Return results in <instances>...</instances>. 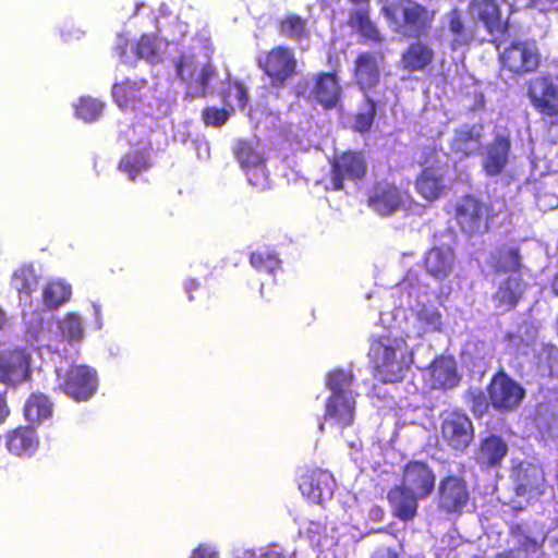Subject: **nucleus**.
Masks as SVG:
<instances>
[{"mask_svg":"<svg viewBox=\"0 0 558 558\" xmlns=\"http://www.w3.org/2000/svg\"><path fill=\"white\" fill-rule=\"evenodd\" d=\"M372 375L383 384L401 383L414 362L403 337L384 335L372 340L368 351Z\"/></svg>","mask_w":558,"mask_h":558,"instance_id":"1","label":"nucleus"},{"mask_svg":"<svg viewBox=\"0 0 558 558\" xmlns=\"http://www.w3.org/2000/svg\"><path fill=\"white\" fill-rule=\"evenodd\" d=\"M391 31L405 38L429 35L436 20V11L417 0H391L380 9Z\"/></svg>","mask_w":558,"mask_h":558,"instance_id":"2","label":"nucleus"},{"mask_svg":"<svg viewBox=\"0 0 558 558\" xmlns=\"http://www.w3.org/2000/svg\"><path fill=\"white\" fill-rule=\"evenodd\" d=\"M498 50L500 70L512 76L533 74L542 64L541 50L532 39H513Z\"/></svg>","mask_w":558,"mask_h":558,"instance_id":"3","label":"nucleus"},{"mask_svg":"<svg viewBox=\"0 0 558 558\" xmlns=\"http://www.w3.org/2000/svg\"><path fill=\"white\" fill-rule=\"evenodd\" d=\"M496 217L497 211L490 203L472 194L461 196L453 207V218L460 230L468 235L486 233Z\"/></svg>","mask_w":558,"mask_h":558,"instance_id":"4","label":"nucleus"},{"mask_svg":"<svg viewBox=\"0 0 558 558\" xmlns=\"http://www.w3.org/2000/svg\"><path fill=\"white\" fill-rule=\"evenodd\" d=\"M475 439L472 420L461 410H454L441 417L438 444L452 452L463 453Z\"/></svg>","mask_w":558,"mask_h":558,"instance_id":"5","label":"nucleus"},{"mask_svg":"<svg viewBox=\"0 0 558 558\" xmlns=\"http://www.w3.org/2000/svg\"><path fill=\"white\" fill-rule=\"evenodd\" d=\"M526 96L533 109L550 124L558 123V77L546 73L532 77L525 84Z\"/></svg>","mask_w":558,"mask_h":558,"instance_id":"6","label":"nucleus"},{"mask_svg":"<svg viewBox=\"0 0 558 558\" xmlns=\"http://www.w3.org/2000/svg\"><path fill=\"white\" fill-rule=\"evenodd\" d=\"M258 68L274 88H282L298 73V60L292 48L278 45L257 60Z\"/></svg>","mask_w":558,"mask_h":558,"instance_id":"7","label":"nucleus"},{"mask_svg":"<svg viewBox=\"0 0 558 558\" xmlns=\"http://www.w3.org/2000/svg\"><path fill=\"white\" fill-rule=\"evenodd\" d=\"M486 391L493 409L504 413L517 410L526 395L524 387L502 369L492 376Z\"/></svg>","mask_w":558,"mask_h":558,"instance_id":"8","label":"nucleus"},{"mask_svg":"<svg viewBox=\"0 0 558 558\" xmlns=\"http://www.w3.org/2000/svg\"><path fill=\"white\" fill-rule=\"evenodd\" d=\"M471 499V489L463 475L448 474L440 478L437 509L447 515L460 517Z\"/></svg>","mask_w":558,"mask_h":558,"instance_id":"9","label":"nucleus"},{"mask_svg":"<svg viewBox=\"0 0 558 558\" xmlns=\"http://www.w3.org/2000/svg\"><path fill=\"white\" fill-rule=\"evenodd\" d=\"M58 388L76 402L89 400L98 387L97 373L87 365H71L57 373Z\"/></svg>","mask_w":558,"mask_h":558,"instance_id":"10","label":"nucleus"},{"mask_svg":"<svg viewBox=\"0 0 558 558\" xmlns=\"http://www.w3.org/2000/svg\"><path fill=\"white\" fill-rule=\"evenodd\" d=\"M438 153L435 148H427L421 161L422 170L414 181L417 194L425 201L433 203L445 193V174L440 165H436Z\"/></svg>","mask_w":558,"mask_h":558,"instance_id":"11","label":"nucleus"},{"mask_svg":"<svg viewBox=\"0 0 558 558\" xmlns=\"http://www.w3.org/2000/svg\"><path fill=\"white\" fill-rule=\"evenodd\" d=\"M470 9L490 36L489 43L500 49L510 36V22L502 20L501 9L495 0H473Z\"/></svg>","mask_w":558,"mask_h":558,"instance_id":"12","label":"nucleus"},{"mask_svg":"<svg viewBox=\"0 0 558 558\" xmlns=\"http://www.w3.org/2000/svg\"><path fill=\"white\" fill-rule=\"evenodd\" d=\"M367 175V161L362 151L345 150L335 156L330 167V183L332 191L344 189V180L362 181Z\"/></svg>","mask_w":558,"mask_h":558,"instance_id":"13","label":"nucleus"},{"mask_svg":"<svg viewBox=\"0 0 558 558\" xmlns=\"http://www.w3.org/2000/svg\"><path fill=\"white\" fill-rule=\"evenodd\" d=\"M336 481L333 475L319 468L305 471L299 480V489L312 504L320 505L333 496Z\"/></svg>","mask_w":558,"mask_h":558,"instance_id":"14","label":"nucleus"},{"mask_svg":"<svg viewBox=\"0 0 558 558\" xmlns=\"http://www.w3.org/2000/svg\"><path fill=\"white\" fill-rule=\"evenodd\" d=\"M385 61L381 52L363 51L354 60L353 78L364 96H369L380 83V66Z\"/></svg>","mask_w":558,"mask_h":558,"instance_id":"15","label":"nucleus"},{"mask_svg":"<svg viewBox=\"0 0 558 558\" xmlns=\"http://www.w3.org/2000/svg\"><path fill=\"white\" fill-rule=\"evenodd\" d=\"M483 124H462L453 130L452 137L449 142V149L461 160L475 157L483 153Z\"/></svg>","mask_w":558,"mask_h":558,"instance_id":"16","label":"nucleus"},{"mask_svg":"<svg viewBox=\"0 0 558 558\" xmlns=\"http://www.w3.org/2000/svg\"><path fill=\"white\" fill-rule=\"evenodd\" d=\"M436 475L430 465L421 460H410L402 468L401 486L426 499L435 489Z\"/></svg>","mask_w":558,"mask_h":558,"instance_id":"17","label":"nucleus"},{"mask_svg":"<svg viewBox=\"0 0 558 558\" xmlns=\"http://www.w3.org/2000/svg\"><path fill=\"white\" fill-rule=\"evenodd\" d=\"M31 377V356L25 349L15 348L0 353V381L16 386Z\"/></svg>","mask_w":558,"mask_h":558,"instance_id":"18","label":"nucleus"},{"mask_svg":"<svg viewBox=\"0 0 558 558\" xmlns=\"http://www.w3.org/2000/svg\"><path fill=\"white\" fill-rule=\"evenodd\" d=\"M446 29L450 35L449 47L452 51L470 46L477 40V27L464 11L458 7L445 14Z\"/></svg>","mask_w":558,"mask_h":558,"instance_id":"19","label":"nucleus"},{"mask_svg":"<svg viewBox=\"0 0 558 558\" xmlns=\"http://www.w3.org/2000/svg\"><path fill=\"white\" fill-rule=\"evenodd\" d=\"M312 94L325 110L340 108L342 106V87L337 71L315 74Z\"/></svg>","mask_w":558,"mask_h":558,"instance_id":"20","label":"nucleus"},{"mask_svg":"<svg viewBox=\"0 0 558 558\" xmlns=\"http://www.w3.org/2000/svg\"><path fill=\"white\" fill-rule=\"evenodd\" d=\"M235 157L242 168L246 170L252 185H263L266 182L265 160L252 142L239 141L235 146Z\"/></svg>","mask_w":558,"mask_h":558,"instance_id":"21","label":"nucleus"},{"mask_svg":"<svg viewBox=\"0 0 558 558\" xmlns=\"http://www.w3.org/2000/svg\"><path fill=\"white\" fill-rule=\"evenodd\" d=\"M436 58L434 48L420 38L411 41L401 52L400 63L403 70L424 72L433 66Z\"/></svg>","mask_w":558,"mask_h":558,"instance_id":"22","label":"nucleus"},{"mask_svg":"<svg viewBox=\"0 0 558 558\" xmlns=\"http://www.w3.org/2000/svg\"><path fill=\"white\" fill-rule=\"evenodd\" d=\"M367 205L380 216H390L402 205V195L395 184L377 182L368 195Z\"/></svg>","mask_w":558,"mask_h":558,"instance_id":"23","label":"nucleus"},{"mask_svg":"<svg viewBox=\"0 0 558 558\" xmlns=\"http://www.w3.org/2000/svg\"><path fill=\"white\" fill-rule=\"evenodd\" d=\"M456 254L449 245L433 246L424 256L427 274L439 281L445 280L452 272Z\"/></svg>","mask_w":558,"mask_h":558,"instance_id":"24","label":"nucleus"},{"mask_svg":"<svg viewBox=\"0 0 558 558\" xmlns=\"http://www.w3.org/2000/svg\"><path fill=\"white\" fill-rule=\"evenodd\" d=\"M387 499L393 517L404 522L412 521L416 517L418 500H422L417 494L401 485L391 487L387 494Z\"/></svg>","mask_w":558,"mask_h":558,"instance_id":"25","label":"nucleus"},{"mask_svg":"<svg viewBox=\"0 0 558 558\" xmlns=\"http://www.w3.org/2000/svg\"><path fill=\"white\" fill-rule=\"evenodd\" d=\"M428 369L432 380L430 387L433 389H451L458 386L461 380L456 360L452 356H436Z\"/></svg>","mask_w":558,"mask_h":558,"instance_id":"26","label":"nucleus"},{"mask_svg":"<svg viewBox=\"0 0 558 558\" xmlns=\"http://www.w3.org/2000/svg\"><path fill=\"white\" fill-rule=\"evenodd\" d=\"M511 148L510 140L507 136L498 135L487 146L486 156L483 160V169L489 177L500 174L507 166Z\"/></svg>","mask_w":558,"mask_h":558,"instance_id":"27","label":"nucleus"},{"mask_svg":"<svg viewBox=\"0 0 558 558\" xmlns=\"http://www.w3.org/2000/svg\"><path fill=\"white\" fill-rule=\"evenodd\" d=\"M116 50L125 64H132L140 59L153 60L157 54L155 43L147 35H142L136 41L123 39Z\"/></svg>","mask_w":558,"mask_h":558,"instance_id":"28","label":"nucleus"},{"mask_svg":"<svg viewBox=\"0 0 558 558\" xmlns=\"http://www.w3.org/2000/svg\"><path fill=\"white\" fill-rule=\"evenodd\" d=\"M355 401L350 395H331L326 403L325 418H331L341 428L352 425Z\"/></svg>","mask_w":558,"mask_h":558,"instance_id":"29","label":"nucleus"},{"mask_svg":"<svg viewBox=\"0 0 558 558\" xmlns=\"http://www.w3.org/2000/svg\"><path fill=\"white\" fill-rule=\"evenodd\" d=\"M8 450L19 457L32 456L38 447L36 432L31 426H20L5 435Z\"/></svg>","mask_w":558,"mask_h":558,"instance_id":"30","label":"nucleus"},{"mask_svg":"<svg viewBox=\"0 0 558 558\" xmlns=\"http://www.w3.org/2000/svg\"><path fill=\"white\" fill-rule=\"evenodd\" d=\"M349 26L354 29L365 41L381 44L384 40L379 28L371 19V8L362 7L353 10L348 20Z\"/></svg>","mask_w":558,"mask_h":558,"instance_id":"31","label":"nucleus"},{"mask_svg":"<svg viewBox=\"0 0 558 558\" xmlns=\"http://www.w3.org/2000/svg\"><path fill=\"white\" fill-rule=\"evenodd\" d=\"M147 81L145 78L130 80L116 83L112 87L114 102L122 109L133 107L142 100L141 90L145 88Z\"/></svg>","mask_w":558,"mask_h":558,"instance_id":"32","label":"nucleus"},{"mask_svg":"<svg viewBox=\"0 0 558 558\" xmlns=\"http://www.w3.org/2000/svg\"><path fill=\"white\" fill-rule=\"evenodd\" d=\"M478 459L487 466H497L508 453V445L498 435H489L481 439L478 445Z\"/></svg>","mask_w":558,"mask_h":558,"instance_id":"33","label":"nucleus"},{"mask_svg":"<svg viewBox=\"0 0 558 558\" xmlns=\"http://www.w3.org/2000/svg\"><path fill=\"white\" fill-rule=\"evenodd\" d=\"M521 298V279L511 277L505 279L493 295L496 306L505 312L515 308Z\"/></svg>","mask_w":558,"mask_h":558,"instance_id":"34","label":"nucleus"},{"mask_svg":"<svg viewBox=\"0 0 558 558\" xmlns=\"http://www.w3.org/2000/svg\"><path fill=\"white\" fill-rule=\"evenodd\" d=\"M52 414V403L43 392H33L24 405V415L26 420L34 424L50 417Z\"/></svg>","mask_w":558,"mask_h":558,"instance_id":"35","label":"nucleus"},{"mask_svg":"<svg viewBox=\"0 0 558 558\" xmlns=\"http://www.w3.org/2000/svg\"><path fill=\"white\" fill-rule=\"evenodd\" d=\"M280 36L293 41L308 37L307 20L299 14H288L277 22Z\"/></svg>","mask_w":558,"mask_h":558,"instance_id":"36","label":"nucleus"},{"mask_svg":"<svg viewBox=\"0 0 558 558\" xmlns=\"http://www.w3.org/2000/svg\"><path fill=\"white\" fill-rule=\"evenodd\" d=\"M496 272H515L521 269V254L518 246L502 245L492 255Z\"/></svg>","mask_w":558,"mask_h":558,"instance_id":"37","label":"nucleus"},{"mask_svg":"<svg viewBox=\"0 0 558 558\" xmlns=\"http://www.w3.org/2000/svg\"><path fill=\"white\" fill-rule=\"evenodd\" d=\"M150 168L148 154L144 150H133L124 154L118 163V169L126 173L131 181Z\"/></svg>","mask_w":558,"mask_h":558,"instance_id":"38","label":"nucleus"},{"mask_svg":"<svg viewBox=\"0 0 558 558\" xmlns=\"http://www.w3.org/2000/svg\"><path fill=\"white\" fill-rule=\"evenodd\" d=\"M39 277L32 266H22L12 275L11 284L19 293L20 299H27L37 290Z\"/></svg>","mask_w":558,"mask_h":558,"instance_id":"39","label":"nucleus"},{"mask_svg":"<svg viewBox=\"0 0 558 558\" xmlns=\"http://www.w3.org/2000/svg\"><path fill=\"white\" fill-rule=\"evenodd\" d=\"M217 72L210 62L203 64L199 70L187 81V89L196 97H206L209 89L210 81L216 76Z\"/></svg>","mask_w":558,"mask_h":558,"instance_id":"40","label":"nucleus"},{"mask_svg":"<svg viewBox=\"0 0 558 558\" xmlns=\"http://www.w3.org/2000/svg\"><path fill=\"white\" fill-rule=\"evenodd\" d=\"M250 263L257 271L266 274H274L281 267L278 254L269 247L258 248L251 253Z\"/></svg>","mask_w":558,"mask_h":558,"instance_id":"41","label":"nucleus"},{"mask_svg":"<svg viewBox=\"0 0 558 558\" xmlns=\"http://www.w3.org/2000/svg\"><path fill=\"white\" fill-rule=\"evenodd\" d=\"M71 296V286L61 281H50L44 289V303L49 308H58Z\"/></svg>","mask_w":558,"mask_h":558,"instance_id":"42","label":"nucleus"},{"mask_svg":"<svg viewBox=\"0 0 558 558\" xmlns=\"http://www.w3.org/2000/svg\"><path fill=\"white\" fill-rule=\"evenodd\" d=\"M175 72L178 77L186 83L191 81L192 76L199 70L198 60L195 53L193 52H183L181 53L175 63Z\"/></svg>","mask_w":558,"mask_h":558,"instance_id":"43","label":"nucleus"},{"mask_svg":"<svg viewBox=\"0 0 558 558\" xmlns=\"http://www.w3.org/2000/svg\"><path fill=\"white\" fill-rule=\"evenodd\" d=\"M102 110V102L90 97H83L76 106V116L85 122H93L101 116Z\"/></svg>","mask_w":558,"mask_h":558,"instance_id":"44","label":"nucleus"},{"mask_svg":"<svg viewBox=\"0 0 558 558\" xmlns=\"http://www.w3.org/2000/svg\"><path fill=\"white\" fill-rule=\"evenodd\" d=\"M367 105L365 112H360L355 116L353 128L360 133L368 132L376 118L377 102L371 96H364Z\"/></svg>","mask_w":558,"mask_h":558,"instance_id":"45","label":"nucleus"},{"mask_svg":"<svg viewBox=\"0 0 558 558\" xmlns=\"http://www.w3.org/2000/svg\"><path fill=\"white\" fill-rule=\"evenodd\" d=\"M62 336L69 341H78L83 338L82 319L74 313H69L60 322Z\"/></svg>","mask_w":558,"mask_h":558,"instance_id":"46","label":"nucleus"},{"mask_svg":"<svg viewBox=\"0 0 558 558\" xmlns=\"http://www.w3.org/2000/svg\"><path fill=\"white\" fill-rule=\"evenodd\" d=\"M353 375L343 369H333L328 374L327 387L332 395H348L345 389L352 384Z\"/></svg>","mask_w":558,"mask_h":558,"instance_id":"47","label":"nucleus"},{"mask_svg":"<svg viewBox=\"0 0 558 558\" xmlns=\"http://www.w3.org/2000/svg\"><path fill=\"white\" fill-rule=\"evenodd\" d=\"M231 116V111L225 108L206 107L202 111V118L207 126L221 128Z\"/></svg>","mask_w":558,"mask_h":558,"instance_id":"48","label":"nucleus"},{"mask_svg":"<svg viewBox=\"0 0 558 558\" xmlns=\"http://www.w3.org/2000/svg\"><path fill=\"white\" fill-rule=\"evenodd\" d=\"M466 402L470 404L472 413L480 417L488 411L490 405L488 397L486 398L484 392L480 389H470L466 392Z\"/></svg>","mask_w":558,"mask_h":558,"instance_id":"49","label":"nucleus"},{"mask_svg":"<svg viewBox=\"0 0 558 558\" xmlns=\"http://www.w3.org/2000/svg\"><path fill=\"white\" fill-rule=\"evenodd\" d=\"M538 362L550 371L558 367V348L554 344L543 345L538 354Z\"/></svg>","mask_w":558,"mask_h":558,"instance_id":"50","label":"nucleus"},{"mask_svg":"<svg viewBox=\"0 0 558 558\" xmlns=\"http://www.w3.org/2000/svg\"><path fill=\"white\" fill-rule=\"evenodd\" d=\"M231 88L234 90V97L238 100V105L240 108H244L248 102V94L247 89L242 82H234L231 85Z\"/></svg>","mask_w":558,"mask_h":558,"instance_id":"51","label":"nucleus"},{"mask_svg":"<svg viewBox=\"0 0 558 558\" xmlns=\"http://www.w3.org/2000/svg\"><path fill=\"white\" fill-rule=\"evenodd\" d=\"M190 558H219V555L208 545L201 544L192 550Z\"/></svg>","mask_w":558,"mask_h":558,"instance_id":"52","label":"nucleus"},{"mask_svg":"<svg viewBox=\"0 0 558 558\" xmlns=\"http://www.w3.org/2000/svg\"><path fill=\"white\" fill-rule=\"evenodd\" d=\"M372 558H401L400 555L390 547L378 548Z\"/></svg>","mask_w":558,"mask_h":558,"instance_id":"53","label":"nucleus"},{"mask_svg":"<svg viewBox=\"0 0 558 558\" xmlns=\"http://www.w3.org/2000/svg\"><path fill=\"white\" fill-rule=\"evenodd\" d=\"M201 288V283L196 279H189L185 283V290L190 301L195 299L194 292L198 291Z\"/></svg>","mask_w":558,"mask_h":558,"instance_id":"54","label":"nucleus"},{"mask_svg":"<svg viewBox=\"0 0 558 558\" xmlns=\"http://www.w3.org/2000/svg\"><path fill=\"white\" fill-rule=\"evenodd\" d=\"M10 414V408L4 395L0 393V425H2Z\"/></svg>","mask_w":558,"mask_h":558,"instance_id":"55","label":"nucleus"},{"mask_svg":"<svg viewBox=\"0 0 558 558\" xmlns=\"http://www.w3.org/2000/svg\"><path fill=\"white\" fill-rule=\"evenodd\" d=\"M541 0H513V3L521 8H534Z\"/></svg>","mask_w":558,"mask_h":558,"instance_id":"56","label":"nucleus"},{"mask_svg":"<svg viewBox=\"0 0 558 558\" xmlns=\"http://www.w3.org/2000/svg\"><path fill=\"white\" fill-rule=\"evenodd\" d=\"M260 558H287L282 553L270 549L262 555Z\"/></svg>","mask_w":558,"mask_h":558,"instance_id":"57","label":"nucleus"},{"mask_svg":"<svg viewBox=\"0 0 558 558\" xmlns=\"http://www.w3.org/2000/svg\"><path fill=\"white\" fill-rule=\"evenodd\" d=\"M494 558H517L512 550H505L495 555Z\"/></svg>","mask_w":558,"mask_h":558,"instance_id":"58","label":"nucleus"},{"mask_svg":"<svg viewBox=\"0 0 558 558\" xmlns=\"http://www.w3.org/2000/svg\"><path fill=\"white\" fill-rule=\"evenodd\" d=\"M551 291L555 295L558 296V271L556 272L551 280Z\"/></svg>","mask_w":558,"mask_h":558,"instance_id":"59","label":"nucleus"},{"mask_svg":"<svg viewBox=\"0 0 558 558\" xmlns=\"http://www.w3.org/2000/svg\"><path fill=\"white\" fill-rule=\"evenodd\" d=\"M348 1L354 5H362V7H367V5H369V2H371V0H348Z\"/></svg>","mask_w":558,"mask_h":558,"instance_id":"60","label":"nucleus"},{"mask_svg":"<svg viewBox=\"0 0 558 558\" xmlns=\"http://www.w3.org/2000/svg\"><path fill=\"white\" fill-rule=\"evenodd\" d=\"M4 313L3 311L0 308V329L3 327V324H4Z\"/></svg>","mask_w":558,"mask_h":558,"instance_id":"61","label":"nucleus"},{"mask_svg":"<svg viewBox=\"0 0 558 558\" xmlns=\"http://www.w3.org/2000/svg\"><path fill=\"white\" fill-rule=\"evenodd\" d=\"M525 541H526L527 543H530L532 546H535V545H536V542H535L533 538H531V537H526V538H525Z\"/></svg>","mask_w":558,"mask_h":558,"instance_id":"62","label":"nucleus"},{"mask_svg":"<svg viewBox=\"0 0 558 558\" xmlns=\"http://www.w3.org/2000/svg\"><path fill=\"white\" fill-rule=\"evenodd\" d=\"M319 430H320V432H323V430H324V424H323V423H320V424H319Z\"/></svg>","mask_w":558,"mask_h":558,"instance_id":"63","label":"nucleus"},{"mask_svg":"<svg viewBox=\"0 0 558 558\" xmlns=\"http://www.w3.org/2000/svg\"><path fill=\"white\" fill-rule=\"evenodd\" d=\"M472 558H482V557H478V556H474V557H472Z\"/></svg>","mask_w":558,"mask_h":558,"instance_id":"64","label":"nucleus"}]
</instances>
